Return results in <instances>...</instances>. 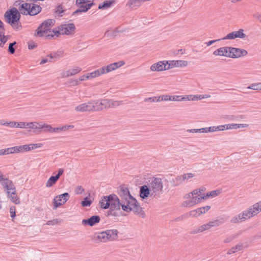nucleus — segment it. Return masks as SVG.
I'll return each instance as SVG.
<instances>
[{
    "label": "nucleus",
    "mask_w": 261,
    "mask_h": 261,
    "mask_svg": "<svg viewBox=\"0 0 261 261\" xmlns=\"http://www.w3.org/2000/svg\"><path fill=\"white\" fill-rule=\"evenodd\" d=\"M75 30L73 23L64 24L60 25L57 30H54L53 32L55 35H70L74 32Z\"/></svg>",
    "instance_id": "nucleus-8"
},
{
    "label": "nucleus",
    "mask_w": 261,
    "mask_h": 261,
    "mask_svg": "<svg viewBox=\"0 0 261 261\" xmlns=\"http://www.w3.org/2000/svg\"><path fill=\"white\" fill-rule=\"evenodd\" d=\"M69 198L70 195L68 193H64L56 196L54 199V208L56 209L57 207L65 203Z\"/></svg>",
    "instance_id": "nucleus-11"
},
{
    "label": "nucleus",
    "mask_w": 261,
    "mask_h": 261,
    "mask_svg": "<svg viewBox=\"0 0 261 261\" xmlns=\"http://www.w3.org/2000/svg\"><path fill=\"white\" fill-rule=\"evenodd\" d=\"M40 124L37 122H32V129H34L33 132L36 134H39L41 133L40 130Z\"/></svg>",
    "instance_id": "nucleus-35"
},
{
    "label": "nucleus",
    "mask_w": 261,
    "mask_h": 261,
    "mask_svg": "<svg viewBox=\"0 0 261 261\" xmlns=\"http://www.w3.org/2000/svg\"><path fill=\"white\" fill-rule=\"evenodd\" d=\"M114 3V1H106L98 6L99 9H106L110 7L111 5Z\"/></svg>",
    "instance_id": "nucleus-32"
},
{
    "label": "nucleus",
    "mask_w": 261,
    "mask_h": 261,
    "mask_svg": "<svg viewBox=\"0 0 261 261\" xmlns=\"http://www.w3.org/2000/svg\"><path fill=\"white\" fill-rule=\"evenodd\" d=\"M187 132L192 133H200V128L189 129L187 130Z\"/></svg>",
    "instance_id": "nucleus-58"
},
{
    "label": "nucleus",
    "mask_w": 261,
    "mask_h": 261,
    "mask_svg": "<svg viewBox=\"0 0 261 261\" xmlns=\"http://www.w3.org/2000/svg\"><path fill=\"white\" fill-rule=\"evenodd\" d=\"M193 196V195L191 192L190 193H189L188 194H187L185 196H184V198L185 199H186L187 200H189V199H192V197Z\"/></svg>",
    "instance_id": "nucleus-64"
},
{
    "label": "nucleus",
    "mask_w": 261,
    "mask_h": 261,
    "mask_svg": "<svg viewBox=\"0 0 261 261\" xmlns=\"http://www.w3.org/2000/svg\"><path fill=\"white\" fill-rule=\"evenodd\" d=\"M139 194L141 198L146 199L148 196L152 197L151 192L149 185H143L140 188Z\"/></svg>",
    "instance_id": "nucleus-23"
},
{
    "label": "nucleus",
    "mask_w": 261,
    "mask_h": 261,
    "mask_svg": "<svg viewBox=\"0 0 261 261\" xmlns=\"http://www.w3.org/2000/svg\"><path fill=\"white\" fill-rule=\"evenodd\" d=\"M148 184L153 198H159L163 193V183L160 178L153 177Z\"/></svg>",
    "instance_id": "nucleus-6"
},
{
    "label": "nucleus",
    "mask_w": 261,
    "mask_h": 261,
    "mask_svg": "<svg viewBox=\"0 0 261 261\" xmlns=\"http://www.w3.org/2000/svg\"><path fill=\"white\" fill-rule=\"evenodd\" d=\"M0 183L4 189L12 184V181L9 180L6 176L4 175L1 171H0Z\"/></svg>",
    "instance_id": "nucleus-25"
},
{
    "label": "nucleus",
    "mask_w": 261,
    "mask_h": 261,
    "mask_svg": "<svg viewBox=\"0 0 261 261\" xmlns=\"http://www.w3.org/2000/svg\"><path fill=\"white\" fill-rule=\"evenodd\" d=\"M118 195L112 194L109 195L110 206L111 211L121 209L126 212H133L135 214L144 217L145 214L138 201L130 194L128 188L124 185L117 189Z\"/></svg>",
    "instance_id": "nucleus-1"
},
{
    "label": "nucleus",
    "mask_w": 261,
    "mask_h": 261,
    "mask_svg": "<svg viewBox=\"0 0 261 261\" xmlns=\"http://www.w3.org/2000/svg\"><path fill=\"white\" fill-rule=\"evenodd\" d=\"M92 201L91 200L89 199L88 197H86L84 198V200L81 202V204L84 207L89 206Z\"/></svg>",
    "instance_id": "nucleus-39"
},
{
    "label": "nucleus",
    "mask_w": 261,
    "mask_h": 261,
    "mask_svg": "<svg viewBox=\"0 0 261 261\" xmlns=\"http://www.w3.org/2000/svg\"><path fill=\"white\" fill-rule=\"evenodd\" d=\"M18 7V11L24 15L35 16L39 14L42 10V8L38 5L34 3H23Z\"/></svg>",
    "instance_id": "nucleus-5"
},
{
    "label": "nucleus",
    "mask_w": 261,
    "mask_h": 261,
    "mask_svg": "<svg viewBox=\"0 0 261 261\" xmlns=\"http://www.w3.org/2000/svg\"><path fill=\"white\" fill-rule=\"evenodd\" d=\"M94 5L91 0H76V5L78 7L74 13L86 12Z\"/></svg>",
    "instance_id": "nucleus-9"
},
{
    "label": "nucleus",
    "mask_w": 261,
    "mask_h": 261,
    "mask_svg": "<svg viewBox=\"0 0 261 261\" xmlns=\"http://www.w3.org/2000/svg\"><path fill=\"white\" fill-rule=\"evenodd\" d=\"M194 176V175L191 173H189L184 174L182 175V179H184V181H185L186 180H188L190 178H192Z\"/></svg>",
    "instance_id": "nucleus-51"
},
{
    "label": "nucleus",
    "mask_w": 261,
    "mask_h": 261,
    "mask_svg": "<svg viewBox=\"0 0 261 261\" xmlns=\"http://www.w3.org/2000/svg\"><path fill=\"white\" fill-rule=\"evenodd\" d=\"M186 98H187V99H188L189 100H193V101L197 100L196 95H191L188 96Z\"/></svg>",
    "instance_id": "nucleus-59"
},
{
    "label": "nucleus",
    "mask_w": 261,
    "mask_h": 261,
    "mask_svg": "<svg viewBox=\"0 0 261 261\" xmlns=\"http://www.w3.org/2000/svg\"><path fill=\"white\" fill-rule=\"evenodd\" d=\"M53 20L49 19L43 21L37 30L38 36L53 37L54 33L50 31Z\"/></svg>",
    "instance_id": "nucleus-7"
},
{
    "label": "nucleus",
    "mask_w": 261,
    "mask_h": 261,
    "mask_svg": "<svg viewBox=\"0 0 261 261\" xmlns=\"http://www.w3.org/2000/svg\"><path fill=\"white\" fill-rule=\"evenodd\" d=\"M7 126H9L10 127H17V122L15 121H10L8 122V123H7Z\"/></svg>",
    "instance_id": "nucleus-57"
},
{
    "label": "nucleus",
    "mask_w": 261,
    "mask_h": 261,
    "mask_svg": "<svg viewBox=\"0 0 261 261\" xmlns=\"http://www.w3.org/2000/svg\"><path fill=\"white\" fill-rule=\"evenodd\" d=\"M100 220V218L99 216H92L87 219H83L82 221V224L84 226L89 225L93 226L99 223Z\"/></svg>",
    "instance_id": "nucleus-20"
},
{
    "label": "nucleus",
    "mask_w": 261,
    "mask_h": 261,
    "mask_svg": "<svg viewBox=\"0 0 261 261\" xmlns=\"http://www.w3.org/2000/svg\"><path fill=\"white\" fill-rule=\"evenodd\" d=\"M62 130L66 131L67 129H71L74 128V125H67L62 126Z\"/></svg>",
    "instance_id": "nucleus-60"
},
{
    "label": "nucleus",
    "mask_w": 261,
    "mask_h": 261,
    "mask_svg": "<svg viewBox=\"0 0 261 261\" xmlns=\"http://www.w3.org/2000/svg\"><path fill=\"white\" fill-rule=\"evenodd\" d=\"M189 215L190 217H198L200 216V214H199V212L198 211L197 208L190 211L189 213Z\"/></svg>",
    "instance_id": "nucleus-47"
},
{
    "label": "nucleus",
    "mask_w": 261,
    "mask_h": 261,
    "mask_svg": "<svg viewBox=\"0 0 261 261\" xmlns=\"http://www.w3.org/2000/svg\"><path fill=\"white\" fill-rule=\"evenodd\" d=\"M145 102L150 101L151 102H160L159 96H154L152 97L146 98L144 99Z\"/></svg>",
    "instance_id": "nucleus-43"
},
{
    "label": "nucleus",
    "mask_w": 261,
    "mask_h": 261,
    "mask_svg": "<svg viewBox=\"0 0 261 261\" xmlns=\"http://www.w3.org/2000/svg\"><path fill=\"white\" fill-rule=\"evenodd\" d=\"M209 223L212 228L213 227H217L223 223V222L219 220L211 221Z\"/></svg>",
    "instance_id": "nucleus-42"
},
{
    "label": "nucleus",
    "mask_w": 261,
    "mask_h": 261,
    "mask_svg": "<svg viewBox=\"0 0 261 261\" xmlns=\"http://www.w3.org/2000/svg\"><path fill=\"white\" fill-rule=\"evenodd\" d=\"M248 52L244 49L230 47L229 58H239L246 56Z\"/></svg>",
    "instance_id": "nucleus-13"
},
{
    "label": "nucleus",
    "mask_w": 261,
    "mask_h": 261,
    "mask_svg": "<svg viewBox=\"0 0 261 261\" xmlns=\"http://www.w3.org/2000/svg\"><path fill=\"white\" fill-rule=\"evenodd\" d=\"M84 192V189L81 186H78L75 189V192L76 194H81Z\"/></svg>",
    "instance_id": "nucleus-61"
},
{
    "label": "nucleus",
    "mask_w": 261,
    "mask_h": 261,
    "mask_svg": "<svg viewBox=\"0 0 261 261\" xmlns=\"http://www.w3.org/2000/svg\"><path fill=\"white\" fill-rule=\"evenodd\" d=\"M117 229H108L94 233L91 236V240L96 243H106L116 240L118 238Z\"/></svg>",
    "instance_id": "nucleus-3"
},
{
    "label": "nucleus",
    "mask_w": 261,
    "mask_h": 261,
    "mask_svg": "<svg viewBox=\"0 0 261 261\" xmlns=\"http://www.w3.org/2000/svg\"><path fill=\"white\" fill-rule=\"evenodd\" d=\"M16 43V42H14L13 43H11L8 47V51L11 54H13L15 52V48L14 47V45Z\"/></svg>",
    "instance_id": "nucleus-53"
},
{
    "label": "nucleus",
    "mask_w": 261,
    "mask_h": 261,
    "mask_svg": "<svg viewBox=\"0 0 261 261\" xmlns=\"http://www.w3.org/2000/svg\"><path fill=\"white\" fill-rule=\"evenodd\" d=\"M10 154L19 153L18 146L9 148Z\"/></svg>",
    "instance_id": "nucleus-52"
},
{
    "label": "nucleus",
    "mask_w": 261,
    "mask_h": 261,
    "mask_svg": "<svg viewBox=\"0 0 261 261\" xmlns=\"http://www.w3.org/2000/svg\"><path fill=\"white\" fill-rule=\"evenodd\" d=\"M40 130L43 131L45 132H49L51 133L53 127L49 124L46 123H41L40 124Z\"/></svg>",
    "instance_id": "nucleus-34"
},
{
    "label": "nucleus",
    "mask_w": 261,
    "mask_h": 261,
    "mask_svg": "<svg viewBox=\"0 0 261 261\" xmlns=\"http://www.w3.org/2000/svg\"><path fill=\"white\" fill-rule=\"evenodd\" d=\"M216 130L218 131H221V130H227L228 129V125L227 124L224 125H220L219 126H216Z\"/></svg>",
    "instance_id": "nucleus-49"
},
{
    "label": "nucleus",
    "mask_w": 261,
    "mask_h": 261,
    "mask_svg": "<svg viewBox=\"0 0 261 261\" xmlns=\"http://www.w3.org/2000/svg\"><path fill=\"white\" fill-rule=\"evenodd\" d=\"M260 212L261 201L254 203L242 213L233 217L230 220V222L232 223H239L245 221L257 215Z\"/></svg>",
    "instance_id": "nucleus-2"
},
{
    "label": "nucleus",
    "mask_w": 261,
    "mask_h": 261,
    "mask_svg": "<svg viewBox=\"0 0 261 261\" xmlns=\"http://www.w3.org/2000/svg\"><path fill=\"white\" fill-rule=\"evenodd\" d=\"M59 179L56 176H51L46 183V187H51L55 185Z\"/></svg>",
    "instance_id": "nucleus-33"
},
{
    "label": "nucleus",
    "mask_w": 261,
    "mask_h": 261,
    "mask_svg": "<svg viewBox=\"0 0 261 261\" xmlns=\"http://www.w3.org/2000/svg\"><path fill=\"white\" fill-rule=\"evenodd\" d=\"M186 99H187V98H186V97H181V96H179V95L171 96V101H179L184 100H186Z\"/></svg>",
    "instance_id": "nucleus-45"
},
{
    "label": "nucleus",
    "mask_w": 261,
    "mask_h": 261,
    "mask_svg": "<svg viewBox=\"0 0 261 261\" xmlns=\"http://www.w3.org/2000/svg\"><path fill=\"white\" fill-rule=\"evenodd\" d=\"M248 89L254 90H261V83H253L249 85L247 88Z\"/></svg>",
    "instance_id": "nucleus-37"
},
{
    "label": "nucleus",
    "mask_w": 261,
    "mask_h": 261,
    "mask_svg": "<svg viewBox=\"0 0 261 261\" xmlns=\"http://www.w3.org/2000/svg\"><path fill=\"white\" fill-rule=\"evenodd\" d=\"M122 104V101L108 99V109L116 108Z\"/></svg>",
    "instance_id": "nucleus-30"
},
{
    "label": "nucleus",
    "mask_w": 261,
    "mask_h": 261,
    "mask_svg": "<svg viewBox=\"0 0 261 261\" xmlns=\"http://www.w3.org/2000/svg\"><path fill=\"white\" fill-rule=\"evenodd\" d=\"M25 122H17V127L21 128H25Z\"/></svg>",
    "instance_id": "nucleus-56"
},
{
    "label": "nucleus",
    "mask_w": 261,
    "mask_h": 261,
    "mask_svg": "<svg viewBox=\"0 0 261 261\" xmlns=\"http://www.w3.org/2000/svg\"><path fill=\"white\" fill-rule=\"evenodd\" d=\"M7 40V38L4 35V31L0 33V47H3Z\"/></svg>",
    "instance_id": "nucleus-41"
},
{
    "label": "nucleus",
    "mask_w": 261,
    "mask_h": 261,
    "mask_svg": "<svg viewBox=\"0 0 261 261\" xmlns=\"http://www.w3.org/2000/svg\"><path fill=\"white\" fill-rule=\"evenodd\" d=\"M109 196H103L99 201V205L101 208L107 209L110 206Z\"/></svg>",
    "instance_id": "nucleus-26"
},
{
    "label": "nucleus",
    "mask_w": 261,
    "mask_h": 261,
    "mask_svg": "<svg viewBox=\"0 0 261 261\" xmlns=\"http://www.w3.org/2000/svg\"><path fill=\"white\" fill-rule=\"evenodd\" d=\"M221 191L220 190H216L212 191L206 194H203L204 200L209 198L210 197H215L220 194Z\"/></svg>",
    "instance_id": "nucleus-28"
},
{
    "label": "nucleus",
    "mask_w": 261,
    "mask_h": 261,
    "mask_svg": "<svg viewBox=\"0 0 261 261\" xmlns=\"http://www.w3.org/2000/svg\"><path fill=\"white\" fill-rule=\"evenodd\" d=\"M168 61H162L155 63L150 66V70L159 72L168 70Z\"/></svg>",
    "instance_id": "nucleus-17"
},
{
    "label": "nucleus",
    "mask_w": 261,
    "mask_h": 261,
    "mask_svg": "<svg viewBox=\"0 0 261 261\" xmlns=\"http://www.w3.org/2000/svg\"><path fill=\"white\" fill-rule=\"evenodd\" d=\"M192 193L193 195H196L197 196H202L203 195V194H201V192L198 189L193 190L192 191Z\"/></svg>",
    "instance_id": "nucleus-55"
},
{
    "label": "nucleus",
    "mask_w": 261,
    "mask_h": 261,
    "mask_svg": "<svg viewBox=\"0 0 261 261\" xmlns=\"http://www.w3.org/2000/svg\"><path fill=\"white\" fill-rule=\"evenodd\" d=\"M5 17L7 23L15 30H19L21 26L19 22L20 14L19 11L15 8L7 11L5 14Z\"/></svg>",
    "instance_id": "nucleus-4"
},
{
    "label": "nucleus",
    "mask_w": 261,
    "mask_h": 261,
    "mask_svg": "<svg viewBox=\"0 0 261 261\" xmlns=\"http://www.w3.org/2000/svg\"><path fill=\"white\" fill-rule=\"evenodd\" d=\"M60 131H63L62 127H55V128L53 127L51 133L59 132Z\"/></svg>",
    "instance_id": "nucleus-63"
},
{
    "label": "nucleus",
    "mask_w": 261,
    "mask_h": 261,
    "mask_svg": "<svg viewBox=\"0 0 261 261\" xmlns=\"http://www.w3.org/2000/svg\"><path fill=\"white\" fill-rule=\"evenodd\" d=\"M244 30L242 29H239L237 31H233L228 34L225 37H224L223 40H233L236 38L245 39L247 36L244 33Z\"/></svg>",
    "instance_id": "nucleus-14"
},
{
    "label": "nucleus",
    "mask_w": 261,
    "mask_h": 261,
    "mask_svg": "<svg viewBox=\"0 0 261 261\" xmlns=\"http://www.w3.org/2000/svg\"><path fill=\"white\" fill-rule=\"evenodd\" d=\"M61 57V55L58 53L50 54L46 58L43 59L40 62L42 65L47 62H55Z\"/></svg>",
    "instance_id": "nucleus-24"
},
{
    "label": "nucleus",
    "mask_w": 261,
    "mask_h": 261,
    "mask_svg": "<svg viewBox=\"0 0 261 261\" xmlns=\"http://www.w3.org/2000/svg\"><path fill=\"white\" fill-rule=\"evenodd\" d=\"M160 101H171V96L169 95H163L159 96Z\"/></svg>",
    "instance_id": "nucleus-46"
},
{
    "label": "nucleus",
    "mask_w": 261,
    "mask_h": 261,
    "mask_svg": "<svg viewBox=\"0 0 261 261\" xmlns=\"http://www.w3.org/2000/svg\"><path fill=\"white\" fill-rule=\"evenodd\" d=\"M211 208V206L209 205H206L205 206L201 207L199 208H198V211L199 212V214L200 215L204 214L206 212H207L208 211H209Z\"/></svg>",
    "instance_id": "nucleus-40"
},
{
    "label": "nucleus",
    "mask_w": 261,
    "mask_h": 261,
    "mask_svg": "<svg viewBox=\"0 0 261 261\" xmlns=\"http://www.w3.org/2000/svg\"><path fill=\"white\" fill-rule=\"evenodd\" d=\"M64 169H62V168H60L58 170V174L56 175V176L57 177H58V179H59L60 177L64 173Z\"/></svg>",
    "instance_id": "nucleus-62"
},
{
    "label": "nucleus",
    "mask_w": 261,
    "mask_h": 261,
    "mask_svg": "<svg viewBox=\"0 0 261 261\" xmlns=\"http://www.w3.org/2000/svg\"><path fill=\"white\" fill-rule=\"evenodd\" d=\"M4 189L7 190L8 197L10 198L12 202L15 204L20 203L19 198L16 193L15 188L13 183Z\"/></svg>",
    "instance_id": "nucleus-12"
},
{
    "label": "nucleus",
    "mask_w": 261,
    "mask_h": 261,
    "mask_svg": "<svg viewBox=\"0 0 261 261\" xmlns=\"http://www.w3.org/2000/svg\"><path fill=\"white\" fill-rule=\"evenodd\" d=\"M230 47H222L213 52V55L215 56H224L229 58Z\"/></svg>",
    "instance_id": "nucleus-21"
},
{
    "label": "nucleus",
    "mask_w": 261,
    "mask_h": 261,
    "mask_svg": "<svg viewBox=\"0 0 261 261\" xmlns=\"http://www.w3.org/2000/svg\"><path fill=\"white\" fill-rule=\"evenodd\" d=\"M103 74V73L102 72L101 68H99L97 70H96L91 73H87V75L88 76V80H89V79H91L93 78L98 77Z\"/></svg>",
    "instance_id": "nucleus-29"
},
{
    "label": "nucleus",
    "mask_w": 261,
    "mask_h": 261,
    "mask_svg": "<svg viewBox=\"0 0 261 261\" xmlns=\"http://www.w3.org/2000/svg\"><path fill=\"white\" fill-rule=\"evenodd\" d=\"M94 112L100 111L104 109H108V99L93 100Z\"/></svg>",
    "instance_id": "nucleus-18"
},
{
    "label": "nucleus",
    "mask_w": 261,
    "mask_h": 261,
    "mask_svg": "<svg viewBox=\"0 0 261 261\" xmlns=\"http://www.w3.org/2000/svg\"><path fill=\"white\" fill-rule=\"evenodd\" d=\"M168 69L173 67H186L188 65V62L185 60H173L168 61Z\"/></svg>",
    "instance_id": "nucleus-19"
},
{
    "label": "nucleus",
    "mask_w": 261,
    "mask_h": 261,
    "mask_svg": "<svg viewBox=\"0 0 261 261\" xmlns=\"http://www.w3.org/2000/svg\"><path fill=\"white\" fill-rule=\"evenodd\" d=\"M211 225L209 222L206 224L202 225L199 226L196 229L193 231V233H197L199 232H202L205 230H208L211 228Z\"/></svg>",
    "instance_id": "nucleus-27"
},
{
    "label": "nucleus",
    "mask_w": 261,
    "mask_h": 261,
    "mask_svg": "<svg viewBox=\"0 0 261 261\" xmlns=\"http://www.w3.org/2000/svg\"><path fill=\"white\" fill-rule=\"evenodd\" d=\"M228 125V129H236L240 128H244L247 127L248 125L247 124H237V123H231V124H227Z\"/></svg>",
    "instance_id": "nucleus-31"
},
{
    "label": "nucleus",
    "mask_w": 261,
    "mask_h": 261,
    "mask_svg": "<svg viewBox=\"0 0 261 261\" xmlns=\"http://www.w3.org/2000/svg\"><path fill=\"white\" fill-rule=\"evenodd\" d=\"M203 200H204L203 195L202 196L193 195V196L192 197L191 199L186 200L182 203V205L184 207H190L194 206L198 203L201 202Z\"/></svg>",
    "instance_id": "nucleus-16"
},
{
    "label": "nucleus",
    "mask_w": 261,
    "mask_h": 261,
    "mask_svg": "<svg viewBox=\"0 0 261 261\" xmlns=\"http://www.w3.org/2000/svg\"><path fill=\"white\" fill-rule=\"evenodd\" d=\"M18 150L19 152H27L30 151V147L29 144H25L23 145L18 146Z\"/></svg>",
    "instance_id": "nucleus-38"
},
{
    "label": "nucleus",
    "mask_w": 261,
    "mask_h": 261,
    "mask_svg": "<svg viewBox=\"0 0 261 261\" xmlns=\"http://www.w3.org/2000/svg\"><path fill=\"white\" fill-rule=\"evenodd\" d=\"M242 249V246L241 245H237L233 247H232L230 249H229L228 252V254H231L232 253H235L238 251L241 250Z\"/></svg>",
    "instance_id": "nucleus-36"
},
{
    "label": "nucleus",
    "mask_w": 261,
    "mask_h": 261,
    "mask_svg": "<svg viewBox=\"0 0 261 261\" xmlns=\"http://www.w3.org/2000/svg\"><path fill=\"white\" fill-rule=\"evenodd\" d=\"M81 67L74 66L68 70L63 71L61 74V76L62 77H67L73 76L81 72Z\"/></svg>",
    "instance_id": "nucleus-22"
},
{
    "label": "nucleus",
    "mask_w": 261,
    "mask_h": 261,
    "mask_svg": "<svg viewBox=\"0 0 261 261\" xmlns=\"http://www.w3.org/2000/svg\"><path fill=\"white\" fill-rule=\"evenodd\" d=\"M29 147H30V150L40 148L43 146L42 143H35V144H29Z\"/></svg>",
    "instance_id": "nucleus-48"
},
{
    "label": "nucleus",
    "mask_w": 261,
    "mask_h": 261,
    "mask_svg": "<svg viewBox=\"0 0 261 261\" xmlns=\"http://www.w3.org/2000/svg\"><path fill=\"white\" fill-rule=\"evenodd\" d=\"M239 236V234H232L228 237H227L224 240V242L225 243H228L233 240L235 238H237Z\"/></svg>",
    "instance_id": "nucleus-44"
},
{
    "label": "nucleus",
    "mask_w": 261,
    "mask_h": 261,
    "mask_svg": "<svg viewBox=\"0 0 261 261\" xmlns=\"http://www.w3.org/2000/svg\"><path fill=\"white\" fill-rule=\"evenodd\" d=\"M125 64V62L121 61L118 62L113 63L108 65L107 66L101 67V70L103 74L108 73L112 71L115 70L118 68L123 66Z\"/></svg>",
    "instance_id": "nucleus-15"
},
{
    "label": "nucleus",
    "mask_w": 261,
    "mask_h": 261,
    "mask_svg": "<svg viewBox=\"0 0 261 261\" xmlns=\"http://www.w3.org/2000/svg\"><path fill=\"white\" fill-rule=\"evenodd\" d=\"M15 211H16V207L15 206H11L10 207V215H11V217L13 219L15 216H16V214H15Z\"/></svg>",
    "instance_id": "nucleus-50"
},
{
    "label": "nucleus",
    "mask_w": 261,
    "mask_h": 261,
    "mask_svg": "<svg viewBox=\"0 0 261 261\" xmlns=\"http://www.w3.org/2000/svg\"><path fill=\"white\" fill-rule=\"evenodd\" d=\"M94 108L93 100H91L78 105L75 107L74 110L79 113L93 112H94Z\"/></svg>",
    "instance_id": "nucleus-10"
},
{
    "label": "nucleus",
    "mask_w": 261,
    "mask_h": 261,
    "mask_svg": "<svg viewBox=\"0 0 261 261\" xmlns=\"http://www.w3.org/2000/svg\"><path fill=\"white\" fill-rule=\"evenodd\" d=\"M60 222V221L58 219H54L52 220L48 221L46 222V225H55L58 224Z\"/></svg>",
    "instance_id": "nucleus-54"
}]
</instances>
